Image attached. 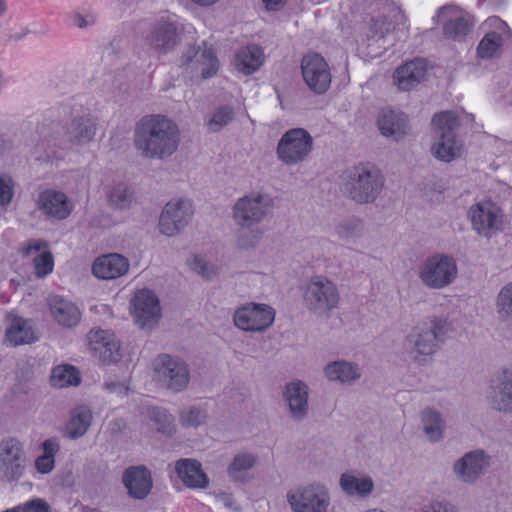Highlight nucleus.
<instances>
[{
  "label": "nucleus",
  "instance_id": "bf43d9fd",
  "mask_svg": "<svg viewBox=\"0 0 512 512\" xmlns=\"http://www.w3.org/2000/svg\"><path fill=\"white\" fill-rule=\"evenodd\" d=\"M127 428V423L123 418H116L108 423L107 431L111 436H117L123 433Z\"/></svg>",
  "mask_w": 512,
  "mask_h": 512
},
{
  "label": "nucleus",
  "instance_id": "ea45409f",
  "mask_svg": "<svg viewBox=\"0 0 512 512\" xmlns=\"http://www.w3.org/2000/svg\"><path fill=\"white\" fill-rule=\"evenodd\" d=\"M50 381L57 388L76 386L80 383V376L74 366L63 364L53 368Z\"/></svg>",
  "mask_w": 512,
  "mask_h": 512
},
{
  "label": "nucleus",
  "instance_id": "9b49d317",
  "mask_svg": "<svg viewBox=\"0 0 512 512\" xmlns=\"http://www.w3.org/2000/svg\"><path fill=\"white\" fill-rule=\"evenodd\" d=\"M130 311L135 324L148 331L158 325L162 316L160 301L149 289H141L134 293L130 300Z\"/></svg>",
  "mask_w": 512,
  "mask_h": 512
},
{
  "label": "nucleus",
  "instance_id": "052dcab7",
  "mask_svg": "<svg viewBox=\"0 0 512 512\" xmlns=\"http://www.w3.org/2000/svg\"><path fill=\"white\" fill-rule=\"evenodd\" d=\"M46 246L45 242L42 241H32L28 244V246L25 248V254L29 255L32 252H39L42 247Z\"/></svg>",
  "mask_w": 512,
  "mask_h": 512
},
{
  "label": "nucleus",
  "instance_id": "7c9ffc66",
  "mask_svg": "<svg viewBox=\"0 0 512 512\" xmlns=\"http://www.w3.org/2000/svg\"><path fill=\"white\" fill-rule=\"evenodd\" d=\"M341 490L350 497H368L374 490L373 479L355 471H348L341 474L339 479Z\"/></svg>",
  "mask_w": 512,
  "mask_h": 512
},
{
  "label": "nucleus",
  "instance_id": "2eb2a0df",
  "mask_svg": "<svg viewBox=\"0 0 512 512\" xmlns=\"http://www.w3.org/2000/svg\"><path fill=\"white\" fill-rule=\"evenodd\" d=\"M301 71L304 82L308 88L316 94H324L331 84V72L325 59L311 53L303 57Z\"/></svg>",
  "mask_w": 512,
  "mask_h": 512
},
{
  "label": "nucleus",
  "instance_id": "49530a36",
  "mask_svg": "<svg viewBox=\"0 0 512 512\" xmlns=\"http://www.w3.org/2000/svg\"><path fill=\"white\" fill-rule=\"evenodd\" d=\"M44 454L39 456L35 461L36 469L40 473H49L54 467V456L59 450V445L56 441L45 440L42 444Z\"/></svg>",
  "mask_w": 512,
  "mask_h": 512
},
{
  "label": "nucleus",
  "instance_id": "69168bd1",
  "mask_svg": "<svg viewBox=\"0 0 512 512\" xmlns=\"http://www.w3.org/2000/svg\"><path fill=\"white\" fill-rule=\"evenodd\" d=\"M76 25L80 28H84L88 25V23L81 15H78L76 17Z\"/></svg>",
  "mask_w": 512,
  "mask_h": 512
},
{
  "label": "nucleus",
  "instance_id": "2f4dec72",
  "mask_svg": "<svg viewBox=\"0 0 512 512\" xmlns=\"http://www.w3.org/2000/svg\"><path fill=\"white\" fill-rule=\"evenodd\" d=\"M183 63L194 62L196 68L200 70L203 79L213 77L219 68L218 59L211 48H190L183 56Z\"/></svg>",
  "mask_w": 512,
  "mask_h": 512
},
{
  "label": "nucleus",
  "instance_id": "72a5a7b5",
  "mask_svg": "<svg viewBox=\"0 0 512 512\" xmlns=\"http://www.w3.org/2000/svg\"><path fill=\"white\" fill-rule=\"evenodd\" d=\"M263 63L264 52L260 46L255 44L242 47L235 54V67L245 75L255 73Z\"/></svg>",
  "mask_w": 512,
  "mask_h": 512
},
{
  "label": "nucleus",
  "instance_id": "dca6fc26",
  "mask_svg": "<svg viewBox=\"0 0 512 512\" xmlns=\"http://www.w3.org/2000/svg\"><path fill=\"white\" fill-rule=\"evenodd\" d=\"M25 459L23 445L17 438L9 437L0 442V466L8 481L21 477Z\"/></svg>",
  "mask_w": 512,
  "mask_h": 512
},
{
  "label": "nucleus",
  "instance_id": "423d86ee",
  "mask_svg": "<svg viewBox=\"0 0 512 512\" xmlns=\"http://www.w3.org/2000/svg\"><path fill=\"white\" fill-rule=\"evenodd\" d=\"M152 366L154 379L167 390L179 393L188 387L190 369L181 358L160 354L154 359Z\"/></svg>",
  "mask_w": 512,
  "mask_h": 512
},
{
  "label": "nucleus",
  "instance_id": "1a4fd4ad",
  "mask_svg": "<svg viewBox=\"0 0 512 512\" xmlns=\"http://www.w3.org/2000/svg\"><path fill=\"white\" fill-rule=\"evenodd\" d=\"M491 463V455L486 450L477 448L458 458L453 463L452 472L458 482L474 485L486 474Z\"/></svg>",
  "mask_w": 512,
  "mask_h": 512
},
{
  "label": "nucleus",
  "instance_id": "f3484780",
  "mask_svg": "<svg viewBox=\"0 0 512 512\" xmlns=\"http://www.w3.org/2000/svg\"><path fill=\"white\" fill-rule=\"evenodd\" d=\"M92 354L103 363H115L120 357V343L114 333L107 330H91L88 334Z\"/></svg>",
  "mask_w": 512,
  "mask_h": 512
},
{
  "label": "nucleus",
  "instance_id": "5fc2aeb1",
  "mask_svg": "<svg viewBox=\"0 0 512 512\" xmlns=\"http://www.w3.org/2000/svg\"><path fill=\"white\" fill-rule=\"evenodd\" d=\"M14 195L13 179L6 174L0 175V206L6 207L12 201Z\"/></svg>",
  "mask_w": 512,
  "mask_h": 512
},
{
  "label": "nucleus",
  "instance_id": "9d476101",
  "mask_svg": "<svg viewBox=\"0 0 512 512\" xmlns=\"http://www.w3.org/2000/svg\"><path fill=\"white\" fill-rule=\"evenodd\" d=\"M275 310L264 303H246L233 313L234 325L245 332H264L275 320Z\"/></svg>",
  "mask_w": 512,
  "mask_h": 512
},
{
  "label": "nucleus",
  "instance_id": "ddd939ff",
  "mask_svg": "<svg viewBox=\"0 0 512 512\" xmlns=\"http://www.w3.org/2000/svg\"><path fill=\"white\" fill-rule=\"evenodd\" d=\"M406 350L410 358L419 365H424L439 350V343L432 333L427 332L425 323L412 328L405 338Z\"/></svg>",
  "mask_w": 512,
  "mask_h": 512
},
{
  "label": "nucleus",
  "instance_id": "bb28decb",
  "mask_svg": "<svg viewBox=\"0 0 512 512\" xmlns=\"http://www.w3.org/2000/svg\"><path fill=\"white\" fill-rule=\"evenodd\" d=\"M323 373L328 381L342 385H353L362 376L360 366L347 360H336L327 363Z\"/></svg>",
  "mask_w": 512,
  "mask_h": 512
},
{
  "label": "nucleus",
  "instance_id": "e433bc0d",
  "mask_svg": "<svg viewBox=\"0 0 512 512\" xmlns=\"http://www.w3.org/2000/svg\"><path fill=\"white\" fill-rule=\"evenodd\" d=\"M463 152L462 141L455 134H442L432 147V153L438 160L451 162L459 158Z\"/></svg>",
  "mask_w": 512,
  "mask_h": 512
},
{
  "label": "nucleus",
  "instance_id": "338daca9",
  "mask_svg": "<svg viewBox=\"0 0 512 512\" xmlns=\"http://www.w3.org/2000/svg\"><path fill=\"white\" fill-rule=\"evenodd\" d=\"M6 11L5 2L0 0V15H2Z\"/></svg>",
  "mask_w": 512,
  "mask_h": 512
},
{
  "label": "nucleus",
  "instance_id": "cd10ccee",
  "mask_svg": "<svg viewBox=\"0 0 512 512\" xmlns=\"http://www.w3.org/2000/svg\"><path fill=\"white\" fill-rule=\"evenodd\" d=\"M36 340L34 330L28 320L12 312L6 314L5 341L11 346L30 344Z\"/></svg>",
  "mask_w": 512,
  "mask_h": 512
},
{
  "label": "nucleus",
  "instance_id": "3c124183",
  "mask_svg": "<svg viewBox=\"0 0 512 512\" xmlns=\"http://www.w3.org/2000/svg\"><path fill=\"white\" fill-rule=\"evenodd\" d=\"M362 224L357 219L343 220L336 226V234L343 240H350L360 236Z\"/></svg>",
  "mask_w": 512,
  "mask_h": 512
},
{
  "label": "nucleus",
  "instance_id": "13d9d810",
  "mask_svg": "<svg viewBox=\"0 0 512 512\" xmlns=\"http://www.w3.org/2000/svg\"><path fill=\"white\" fill-rule=\"evenodd\" d=\"M103 389L110 394H115L120 397L128 395L129 387L124 382L106 381L103 384Z\"/></svg>",
  "mask_w": 512,
  "mask_h": 512
},
{
  "label": "nucleus",
  "instance_id": "4be33fe9",
  "mask_svg": "<svg viewBox=\"0 0 512 512\" xmlns=\"http://www.w3.org/2000/svg\"><path fill=\"white\" fill-rule=\"evenodd\" d=\"M440 14L447 18L443 26V32L449 39H463L471 32L474 26V18L472 15L458 10L453 6L443 7L440 10Z\"/></svg>",
  "mask_w": 512,
  "mask_h": 512
},
{
  "label": "nucleus",
  "instance_id": "4d7b16f0",
  "mask_svg": "<svg viewBox=\"0 0 512 512\" xmlns=\"http://www.w3.org/2000/svg\"><path fill=\"white\" fill-rule=\"evenodd\" d=\"M423 512H458L457 507L449 501H432L429 505L425 506Z\"/></svg>",
  "mask_w": 512,
  "mask_h": 512
},
{
  "label": "nucleus",
  "instance_id": "6ab92c4d",
  "mask_svg": "<svg viewBox=\"0 0 512 512\" xmlns=\"http://www.w3.org/2000/svg\"><path fill=\"white\" fill-rule=\"evenodd\" d=\"M178 28L173 17L159 19L146 36V42L156 50L167 52L177 44Z\"/></svg>",
  "mask_w": 512,
  "mask_h": 512
},
{
  "label": "nucleus",
  "instance_id": "e2e57ef3",
  "mask_svg": "<svg viewBox=\"0 0 512 512\" xmlns=\"http://www.w3.org/2000/svg\"><path fill=\"white\" fill-rule=\"evenodd\" d=\"M193 4L200 7H211L218 3L220 0H190Z\"/></svg>",
  "mask_w": 512,
  "mask_h": 512
},
{
  "label": "nucleus",
  "instance_id": "c9c22d12",
  "mask_svg": "<svg viewBox=\"0 0 512 512\" xmlns=\"http://www.w3.org/2000/svg\"><path fill=\"white\" fill-rule=\"evenodd\" d=\"M96 133V124L89 116L74 118L67 129L69 141L74 145L90 142Z\"/></svg>",
  "mask_w": 512,
  "mask_h": 512
},
{
  "label": "nucleus",
  "instance_id": "a18cd8bd",
  "mask_svg": "<svg viewBox=\"0 0 512 512\" xmlns=\"http://www.w3.org/2000/svg\"><path fill=\"white\" fill-rule=\"evenodd\" d=\"M496 312L503 321H512V282L505 284L496 297Z\"/></svg>",
  "mask_w": 512,
  "mask_h": 512
},
{
  "label": "nucleus",
  "instance_id": "de8ad7c7",
  "mask_svg": "<svg viewBox=\"0 0 512 512\" xmlns=\"http://www.w3.org/2000/svg\"><path fill=\"white\" fill-rule=\"evenodd\" d=\"M427 332L435 336V340L440 343L443 338L452 331V323L444 315L431 316L427 322H424Z\"/></svg>",
  "mask_w": 512,
  "mask_h": 512
},
{
  "label": "nucleus",
  "instance_id": "b1692460",
  "mask_svg": "<svg viewBox=\"0 0 512 512\" xmlns=\"http://www.w3.org/2000/svg\"><path fill=\"white\" fill-rule=\"evenodd\" d=\"M377 125L384 137L394 141L401 140L409 131L407 116L392 109H383L379 113Z\"/></svg>",
  "mask_w": 512,
  "mask_h": 512
},
{
  "label": "nucleus",
  "instance_id": "f8f14e48",
  "mask_svg": "<svg viewBox=\"0 0 512 512\" xmlns=\"http://www.w3.org/2000/svg\"><path fill=\"white\" fill-rule=\"evenodd\" d=\"M193 213L192 203L189 200L169 201L160 214V233L169 237L179 234L189 224Z\"/></svg>",
  "mask_w": 512,
  "mask_h": 512
},
{
  "label": "nucleus",
  "instance_id": "a211bd4d",
  "mask_svg": "<svg viewBox=\"0 0 512 512\" xmlns=\"http://www.w3.org/2000/svg\"><path fill=\"white\" fill-rule=\"evenodd\" d=\"M308 398L309 388L303 381L293 380L285 385L283 400L293 420L301 421L308 415Z\"/></svg>",
  "mask_w": 512,
  "mask_h": 512
},
{
  "label": "nucleus",
  "instance_id": "473e14b6",
  "mask_svg": "<svg viewBox=\"0 0 512 512\" xmlns=\"http://www.w3.org/2000/svg\"><path fill=\"white\" fill-rule=\"evenodd\" d=\"M176 472L189 488H206L209 480L203 472L200 462L194 459H181L176 462Z\"/></svg>",
  "mask_w": 512,
  "mask_h": 512
},
{
  "label": "nucleus",
  "instance_id": "39448f33",
  "mask_svg": "<svg viewBox=\"0 0 512 512\" xmlns=\"http://www.w3.org/2000/svg\"><path fill=\"white\" fill-rule=\"evenodd\" d=\"M273 200L267 194L251 192L236 200L232 207L235 224L244 229L257 226L270 214Z\"/></svg>",
  "mask_w": 512,
  "mask_h": 512
},
{
  "label": "nucleus",
  "instance_id": "6e6552de",
  "mask_svg": "<svg viewBox=\"0 0 512 512\" xmlns=\"http://www.w3.org/2000/svg\"><path fill=\"white\" fill-rule=\"evenodd\" d=\"M286 498L293 512H328L331 504L328 488L320 483L290 489Z\"/></svg>",
  "mask_w": 512,
  "mask_h": 512
},
{
  "label": "nucleus",
  "instance_id": "680f3d73",
  "mask_svg": "<svg viewBox=\"0 0 512 512\" xmlns=\"http://www.w3.org/2000/svg\"><path fill=\"white\" fill-rule=\"evenodd\" d=\"M287 0H263L266 5V8L271 11L279 10Z\"/></svg>",
  "mask_w": 512,
  "mask_h": 512
},
{
  "label": "nucleus",
  "instance_id": "8fccbe9b",
  "mask_svg": "<svg viewBox=\"0 0 512 512\" xmlns=\"http://www.w3.org/2000/svg\"><path fill=\"white\" fill-rule=\"evenodd\" d=\"M187 264L193 272L200 275L204 279L210 280L217 275V270L215 267L206 261V259L201 255L191 256L188 259Z\"/></svg>",
  "mask_w": 512,
  "mask_h": 512
},
{
  "label": "nucleus",
  "instance_id": "a19ab883",
  "mask_svg": "<svg viewBox=\"0 0 512 512\" xmlns=\"http://www.w3.org/2000/svg\"><path fill=\"white\" fill-rule=\"evenodd\" d=\"M235 116L234 109L229 105H222L211 112L205 122L210 132H219L229 125Z\"/></svg>",
  "mask_w": 512,
  "mask_h": 512
},
{
  "label": "nucleus",
  "instance_id": "0eeeda50",
  "mask_svg": "<svg viewBox=\"0 0 512 512\" xmlns=\"http://www.w3.org/2000/svg\"><path fill=\"white\" fill-rule=\"evenodd\" d=\"M313 144V137L306 129H289L277 143V158L287 166L301 164L309 158L313 150Z\"/></svg>",
  "mask_w": 512,
  "mask_h": 512
},
{
  "label": "nucleus",
  "instance_id": "0e129e2a",
  "mask_svg": "<svg viewBox=\"0 0 512 512\" xmlns=\"http://www.w3.org/2000/svg\"><path fill=\"white\" fill-rule=\"evenodd\" d=\"M487 23L490 24V26L494 25V26H500V27H504L506 26L505 22H503L501 19H499L498 17H491L489 18L487 21Z\"/></svg>",
  "mask_w": 512,
  "mask_h": 512
},
{
  "label": "nucleus",
  "instance_id": "aec40b11",
  "mask_svg": "<svg viewBox=\"0 0 512 512\" xmlns=\"http://www.w3.org/2000/svg\"><path fill=\"white\" fill-rule=\"evenodd\" d=\"M37 207L45 216L57 220L66 219L73 209L67 195L54 189H46L39 194Z\"/></svg>",
  "mask_w": 512,
  "mask_h": 512
},
{
  "label": "nucleus",
  "instance_id": "20e7f679",
  "mask_svg": "<svg viewBox=\"0 0 512 512\" xmlns=\"http://www.w3.org/2000/svg\"><path fill=\"white\" fill-rule=\"evenodd\" d=\"M458 276L453 256L435 253L426 257L418 267V278L428 289L441 290L450 286Z\"/></svg>",
  "mask_w": 512,
  "mask_h": 512
},
{
  "label": "nucleus",
  "instance_id": "f03ea898",
  "mask_svg": "<svg viewBox=\"0 0 512 512\" xmlns=\"http://www.w3.org/2000/svg\"><path fill=\"white\" fill-rule=\"evenodd\" d=\"M384 187V177L371 163H360L347 171L343 184L346 195L356 203H373Z\"/></svg>",
  "mask_w": 512,
  "mask_h": 512
},
{
  "label": "nucleus",
  "instance_id": "5701e85b",
  "mask_svg": "<svg viewBox=\"0 0 512 512\" xmlns=\"http://www.w3.org/2000/svg\"><path fill=\"white\" fill-rule=\"evenodd\" d=\"M129 261L118 253L99 256L92 265L93 275L99 279L112 280L125 275L129 270Z\"/></svg>",
  "mask_w": 512,
  "mask_h": 512
},
{
  "label": "nucleus",
  "instance_id": "393cba45",
  "mask_svg": "<svg viewBox=\"0 0 512 512\" xmlns=\"http://www.w3.org/2000/svg\"><path fill=\"white\" fill-rule=\"evenodd\" d=\"M428 73L424 59H415L400 66L394 72V81L400 90L408 91L423 81Z\"/></svg>",
  "mask_w": 512,
  "mask_h": 512
},
{
  "label": "nucleus",
  "instance_id": "412c9836",
  "mask_svg": "<svg viewBox=\"0 0 512 512\" xmlns=\"http://www.w3.org/2000/svg\"><path fill=\"white\" fill-rule=\"evenodd\" d=\"M491 408L501 413H512V366L503 368L489 396Z\"/></svg>",
  "mask_w": 512,
  "mask_h": 512
},
{
  "label": "nucleus",
  "instance_id": "a878e982",
  "mask_svg": "<svg viewBox=\"0 0 512 512\" xmlns=\"http://www.w3.org/2000/svg\"><path fill=\"white\" fill-rule=\"evenodd\" d=\"M123 483L128 494L135 499L146 498L152 488L151 474L144 466H133L126 469Z\"/></svg>",
  "mask_w": 512,
  "mask_h": 512
},
{
  "label": "nucleus",
  "instance_id": "4c0bfd02",
  "mask_svg": "<svg viewBox=\"0 0 512 512\" xmlns=\"http://www.w3.org/2000/svg\"><path fill=\"white\" fill-rule=\"evenodd\" d=\"M256 463L257 457L253 453H238L228 465L227 474L233 481L243 482L245 480V473L252 469Z\"/></svg>",
  "mask_w": 512,
  "mask_h": 512
},
{
  "label": "nucleus",
  "instance_id": "7ed1b4c3",
  "mask_svg": "<svg viewBox=\"0 0 512 512\" xmlns=\"http://www.w3.org/2000/svg\"><path fill=\"white\" fill-rule=\"evenodd\" d=\"M340 302L336 284L322 275L310 278L303 291V304L316 317L327 318Z\"/></svg>",
  "mask_w": 512,
  "mask_h": 512
},
{
  "label": "nucleus",
  "instance_id": "864d4df0",
  "mask_svg": "<svg viewBox=\"0 0 512 512\" xmlns=\"http://www.w3.org/2000/svg\"><path fill=\"white\" fill-rule=\"evenodd\" d=\"M392 28L391 22H388L385 17L372 18L368 36L373 39H381L386 33L390 32Z\"/></svg>",
  "mask_w": 512,
  "mask_h": 512
},
{
  "label": "nucleus",
  "instance_id": "603ef678",
  "mask_svg": "<svg viewBox=\"0 0 512 512\" xmlns=\"http://www.w3.org/2000/svg\"><path fill=\"white\" fill-rule=\"evenodd\" d=\"M53 265V256L50 252H41L34 258L35 273L38 277H44L51 273Z\"/></svg>",
  "mask_w": 512,
  "mask_h": 512
},
{
  "label": "nucleus",
  "instance_id": "f257e3e1",
  "mask_svg": "<svg viewBox=\"0 0 512 512\" xmlns=\"http://www.w3.org/2000/svg\"><path fill=\"white\" fill-rule=\"evenodd\" d=\"M180 129L172 119L161 115H146L137 123L134 146L141 156L163 160L171 157L180 145Z\"/></svg>",
  "mask_w": 512,
  "mask_h": 512
},
{
  "label": "nucleus",
  "instance_id": "79ce46f5",
  "mask_svg": "<svg viewBox=\"0 0 512 512\" xmlns=\"http://www.w3.org/2000/svg\"><path fill=\"white\" fill-rule=\"evenodd\" d=\"M208 410L204 405H193L183 409L179 414V422L186 428H197L207 422Z\"/></svg>",
  "mask_w": 512,
  "mask_h": 512
},
{
  "label": "nucleus",
  "instance_id": "f704fd0d",
  "mask_svg": "<svg viewBox=\"0 0 512 512\" xmlns=\"http://www.w3.org/2000/svg\"><path fill=\"white\" fill-rule=\"evenodd\" d=\"M421 425L430 442L437 443L444 438L446 423L439 411L430 407L425 408L421 412Z\"/></svg>",
  "mask_w": 512,
  "mask_h": 512
},
{
  "label": "nucleus",
  "instance_id": "c03bdc74",
  "mask_svg": "<svg viewBox=\"0 0 512 512\" xmlns=\"http://www.w3.org/2000/svg\"><path fill=\"white\" fill-rule=\"evenodd\" d=\"M108 200L114 208L124 210L130 208L135 199L133 191L126 184L119 183L112 187Z\"/></svg>",
  "mask_w": 512,
  "mask_h": 512
},
{
  "label": "nucleus",
  "instance_id": "58836bf2",
  "mask_svg": "<svg viewBox=\"0 0 512 512\" xmlns=\"http://www.w3.org/2000/svg\"><path fill=\"white\" fill-rule=\"evenodd\" d=\"M146 416L156 426L159 433L166 436H172L174 434L176 430L174 416L165 408L148 407Z\"/></svg>",
  "mask_w": 512,
  "mask_h": 512
},
{
  "label": "nucleus",
  "instance_id": "37998d69",
  "mask_svg": "<svg viewBox=\"0 0 512 512\" xmlns=\"http://www.w3.org/2000/svg\"><path fill=\"white\" fill-rule=\"evenodd\" d=\"M503 46V38L497 32H488L477 46V55L482 59H489L500 54Z\"/></svg>",
  "mask_w": 512,
  "mask_h": 512
},
{
  "label": "nucleus",
  "instance_id": "c756f323",
  "mask_svg": "<svg viewBox=\"0 0 512 512\" xmlns=\"http://www.w3.org/2000/svg\"><path fill=\"white\" fill-rule=\"evenodd\" d=\"M50 312L55 321L63 327L76 326L81 319V312L72 301L54 295L49 298Z\"/></svg>",
  "mask_w": 512,
  "mask_h": 512
},
{
  "label": "nucleus",
  "instance_id": "09e8293b",
  "mask_svg": "<svg viewBox=\"0 0 512 512\" xmlns=\"http://www.w3.org/2000/svg\"><path fill=\"white\" fill-rule=\"evenodd\" d=\"M433 123L437 127L440 136L442 134H455L454 131L459 127V119L453 111H442L433 117Z\"/></svg>",
  "mask_w": 512,
  "mask_h": 512
},
{
  "label": "nucleus",
  "instance_id": "4468645a",
  "mask_svg": "<svg viewBox=\"0 0 512 512\" xmlns=\"http://www.w3.org/2000/svg\"><path fill=\"white\" fill-rule=\"evenodd\" d=\"M468 217L473 229L484 237H490L501 229L503 214L501 209L491 201H482L472 205Z\"/></svg>",
  "mask_w": 512,
  "mask_h": 512
},
{
  "label": "nucleus",
  "instance_id": "c85d7f7f",
  "mask_svg": "<svg viewBox=\"0 0 512 512\" xmlns=\"http://www.w3.org/2000/svg\"><path fill=\"white\" fill-rule=\"evenodd\" d=\"M93 412L87 405L81 404L74 407L65 424L64 437L76 440L83 437L91 427Z\"/></svg>",
  "mask_w": 512,
  "mask_h": 512
},
{
  "label": "nucleus",
  "instance_id": "6e6d98bb",
  "mask_svg": "<svg viewBox=\"0 0 512 512\" xmlns=\"http://www.w3.org/2000/svg\"><path fill=\"white\" fill-rule=\"evenodd\" d=\"M261 237V230L251 228L249 231H244L238 236L237 246L244 250L254 248L261 240Z\"/></svg>",
  "mask_w": 512,
  "mask_h": 512
}]
</instances>
